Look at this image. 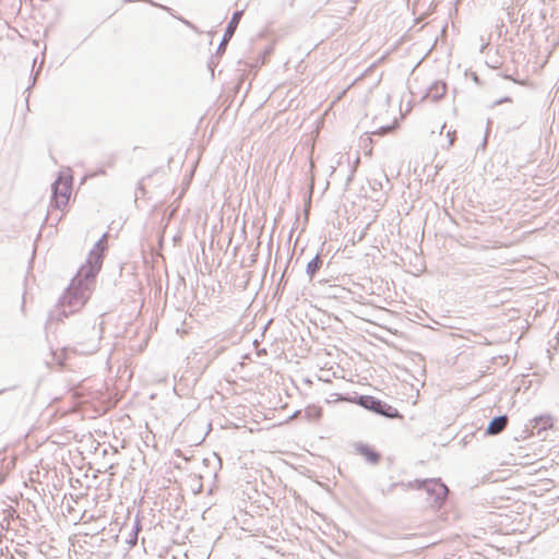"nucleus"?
Listing matches in <instances>:
<instances>
[{
  "label": "nucleus",
  "mask_w": 559,
  "mask_h": 559,
  "mask_svg": "<svg viewBox=\"0 0 559 559\" xmlns=\"http://www.w3.org/2000/svg\"><path fill=\"white\" fill-rule=\"evenodd\" d=\"M360 404L364 407L371 409L376 413H379L385 417L402 418V415L399 413V411L395 407H393L386 403H383L382 401L377 400L372 396H361Z\"/></svg>",
  "instance_id": "4"
},
{
  "label": "nucleus",
  "mask_w": 559,
  "mask_h": 559,
  "mask_svg": "<svg viewBox=\"0 0 559 559\" xmlns=\"http://www.w3.org/2000/svg\"><path fill=\"white\" fill-rule=\"evenodd\" d=\"M242 14H243V11L240 10V11H235L234 14L231 15V19L225 28L222 41L217 48V51H216L217 53H223L225 51L227 43L233 38V36L238 27V24L241 20Z\"/></svg>",
  "instance_id": "6"
},
{
  "label": "nucleus",
  "mask_w": 559,
  "mask_h": 559,
  "mask_svg": "<svg viewBox=\"0 0 559 559\" xmlns=\"http://www.w3.org/2000/svg\"><path fill=\"white\" fill-rule=\"evenodd\" d=\"M141 530H142L141 523H140L139 519L136 518V519L134 520V524H133V526H132V528H131V532L129 533V536H128V538H127V543H128L131 547H133V546H135V545H136V543H138V536H139V533L141 532Z\"/></svg>",
  "instance_id": "12"
},
{
  "label": "nucleus",
  "mask_w": 559,
  "mask_h": 559,
  "mask_svg": "<svg viewBox=\"0 0 559 559\" xmlns=\"http://www.w3.org/2000/svg\"><path fill=\"white\" fill-rule=\"evenodd\" d=\"M73 177L70 168L59 171L55 182L51 186L50 206L55 210L63 211L70 201L72 193Z\"/></svg>",
  "instance_id": "2"
},
{
  "label": "nucleus",
  "mask_w": 559,
  "mask_h": 559,
  "mask_svg": "<svg viewBox=\"0 0 559 559\" xmlns=\"http://www.w3.org/2000/svg\"><path fill=\"white\" fill-rule=\"evenodd\" d=\"M105 249L106 235H103L91 250L86 263L79 269L71 284L60 298V314L63 317L80 310L90 298V283L95 280L100 271Z\"/></svg>",
  "instance_id": "1"
},
{
  "label": "nucleus",
  "mask_w": 559,
  "mask_h": 559,
  "mask_svg": "<svg viewBox=\"0 0 559 559\" xmlns=\"http://www.w3.org/2000/svg\"><path fill=\"white\" fill-rule=\"evenodd\" d=\"M100 328L95 323L84 324L74 332V350L82 355H91L98 350L100 344Z\"/></svg>",
  "instance_id": "3"
},
{
  "label": "nucleus",
  "mask_w": 559,
  "mask_h": 559,
  "mask_svg": "<svg viewBox=\"0 0 559 559\" xmlns=\"http://www.w3.org/2000/svg\"><path fill=\"white\" fill-rule=\"evenodd\" d=\"M36 76L33 78L32 84L26 88L27 91L35 84Z\"/></svg>",
  "instance_id": "17"
},
{
  "label": "nucleus",
  "mask_w": 559,
  "mask_h": 559,
  "mask_svg": "<svg viewBox=\"0 0 559 559\" xmlns=\"http://www.w3.org/2000/svg\"><path fill=\"white\" fill-rule=\"evenodd\" d=\"M447 93V84L441 81L435 82L428 90L426 97L431 98L432 102L440 100Z\"/></svg>",
  "instance_id": "9"
},
{
  "label": "nucleus",
  "mask_w": 559,
  "mask_h": 559,
  "mask_svg": "<svg viewBox=\"0 0 559 559\" xmlns=\"http://www.w3.org/2000/svg\"><path fill=\"white\" fill-rule=\"evenodd\" d=\"M356 452L371 464H377L380 461V453L377 449L369 444H357Z\"/></svg>",
  "instance_id": "7"
},
{
  "label": "nucleus",
  "mask_w": 559,
  "mask_h": 559,
  "mask_svg": "<svg viewBox=\"0 0 559 559\" xmlns=\"http://www.w3.org/2000/svg\"><path fill=\"white\" fill-rule=\"evenodd\" d=\"M314 144H316V141H312L311 142V147H310V156H309V164H310L311 176H310V185H309V197H308V200L305 203V212H306L307 216L309 215L310 210H311V195H312V191L314 189V175H313V169H314V157H313Z\"/></svg>",
  "instance_id": "8"
},
{
  "label": "nucleus",
  "mask_w": 559,
  "mask_h": 559,
  "mask_svg": "<svg viewBox=\"0 0 559 559\" xmlns=\"http://www.w3.org/2000/svg\"><path fill=\"white\" fill-rule=\"evenodd\" d=\"M320 123H321V122H320L319 120H317V127H316L317 134L319 133V130H320Z\"/></svg>",
  "instance_id": "16"
},
{
  "label": "nucleus",
  "mask_w": 559,
  "mask_h": 559,
  "mask_svg": "<svg viewBox=\"0 0 559 559\" xmlns=\"http://www.w3.org/2000/svg\"><path fill=\"white\" fill-rule=\"evenodd\" d=\"M5 390H0V394H2Z\"/></svg>",
  "instance_id": "23"
},
{
  "label": "nucleus",
  "mask_w": 559,
  "mask_h": 559,
  "mask_svg": "<svg viewBox=\"0 0 559 559\" xmlns=\"http://www.w3.org/2000/svg\"><path fill=\"white\" fill-rule=\"evenodd\" d=\"M443 129H445V124H443V126L441 127V130H443ZM440 133H442V131H440Z\"/></svg>",
  "instance_id": "22"
},
{
  "label": "nucleus",
  "mask_w": 559,
  "mask_h": 559,
  "mask_svg": "<svg viewBox=\"0 0 559 559\" xmlns=\"http://www.w3.org/2000/svg\"><path fill=\"white\" fill-rule=\"evenodd\" d=\"M507 424H508L507 416L496 417L489 423V425L487 427V433L488 435H498L504 430V428L507 427Z\"/></svg>",
  "instance_id": "10"
},
{
  "label": "nucleus",
  "mask_w": 559,
  "mask_h": 559,
  "mask_svg": "<svg viewBox=\"0 0 559 559\" xmlns=\"http://www.w3.org/2000/svg\"><path fill=\"white\" fill-rule=\"evenodd\" d=\"M307 274L309 276V280L311 281L312 277L314 276V258H312L308 263H307Z\"/></svg>",
  "instance_id": "14"
},
{
  "label": "nucleus",
  "mask_w": 559,
  "mask_h": 559,
  "mask_svg": "<svg viewBox=\"0 0 559 559\" xmlns=\"http://www.w3.org/2000/svg\"><path fill=\"white\" fill-rule=\"evenodd\" d=\"M396 127L397 122L394 121L391 124L381 126L378 129L367 131L366 133L369 135L386 136L390 135ZM367 140H371V138L368 136Z\"/></svg>",
  "instance_id": "11"
},
{
  "label": "nucleus",
  "mask_w": 559,
  "mask_h": 559,
  "mask_svg": "<svg viewBox=\"0 0 559 559\" xmlns=\"http://www.w3.org/2000/svg\"><path fill=\"white\" fill-rule=\"evenodd\" d=\"M301 296H302V302L304 304H309V307H312V304H311V300L309 299V297L312 296L311 294V289H308V288H305L302 292H301Z\"/></svg>",
  "instance_id": "13"
},
{
  "label": "nucleus",
  "mask_w": 559,
  "mask_h": 559,
  "mask_svg": "<svg viewBox=\"0 0 559 559\" xmlns=\"http://www.w3.org/2000/svg\"><path fill=\"white\" fill-rule=\"evenodd\" d=\"M306 413H307L308 415H310V413H311V407H310V406L306 409Z\"/></svg>",
  "instance_id": "18"
},
{
  "label": "nucleus",
  "mask_w": 559,
  "mask_h": 559,
  "mask_svg": "<svg viewBox=\"0 0 559 559\" xmlns=\"http://www.w3.org/2000/svg\"><path fill=\"white\" fill-rule=\"evenodd\" d=\"M483 140H484V141H487V140H488V133H486V134L484 135V139H483Z\"/></svg>",
  "instance_id": "19"
},
{
  "label": "nucleus",
  "mask_w": 559,
  "mask_h": 559,
  "mask_svg": "<svg viewBox=\"0 0 559 559\" xmlns=\"http://www.w3.org/2000/svg\"><path fill=\"white\" fill-rule=\"evenodd\" d=\"M305 381H306L308 384H311V380H310V379H305Z\"/></svg>",
  "instance_id": "20"
},
{
  "label": "nucleus",
  "mask_w": 559,
  "mask_h": 559,
  "mask_svg": "<svg viewBox=\"0 0 559 559\" xmlns=\"http://www.w3.org/2000/svg\"><path fill=\"white\" fill-rule=\"evenodd\" d=\"M454 134H455V131L451 132L450 130L447 132V136L449 138V140H455L454 139Z\"/></svg>",
  "instance_id": "15"
},
{
  "label": "nucleus",
  "mask_w": 559,
  "mask_h": 559,
  "mask_svg": "<svg viewBox=\"0 0 559 559\" xmlns=\"http://www.w3.org/2000/svg\"><path fill=\"white\" fill-rule=\"evenodd\" d=\"M423 487L431 497V507L440 508L448 497V487L439 480H426L423 483Z\"/></svg>",
  "instance_id": "5"
},
{
  "label": "nucleus",
  "mask_w": 559,
  "mask_h": 559,
  "mask_svg": "<svg viewBox=\"0 0 559 559\" xmlns=\"http://www.w3.org/2000/svg\"><path fill=\"white\" fill-rule=\"evenodd\" d=\"M474 80L477 82L478 81V78L476 74H474Z\"/></svg>",
  "instance_id": "21"
}]
</instances>
